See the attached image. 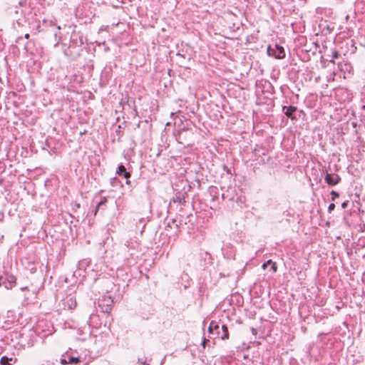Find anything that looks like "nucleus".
Returning <instances> with one entry per match:
<instances>
[{"mask_svg": "<svg viewBox=\"0 0 365 365\" xmlns=\"http://www.w3.org/2000/svg\"><path fill=\"white\" fill-rule=\"evenodd\" d=\"M96 286H103L102 291L103 294L102 298L98 299V305L101 309V311L104 313H108L111 310V307L113 301L108 292L113 285V283L108 278L97 279H95Z\"/></svg>", "mask_w": 365, "mask_h": 365, "instance_id": "1", "label": "nucleus"}, {"mask_svg": "<svg viewBox=\"0 0 365 365\" xmlns=\"http://www.w3.org/2000/svg\"><path fill=\"white\" fill-rule=\"evenodd\" d=\"M220 322L212 321L208 327V332L222 340L227 339L229 338L227 327L224 324H222L220 327Z\"/></svg>", "mask_w": 365, "mask_h": 365, "instance_id": "2", "label": "nucleus"}, {"mask_svg": "<svg viewBox=\"0 0 365 365\" xmlns=\"http://www.w3.org/2000/svg\"><path fill=\"white\" fill-rule=\"evenodd\" d=\"M267 54L275 58L282 59L285 57V51L282 46L278 44H274V46L269 45L267 48Z\"/></svg>", "mask_w": 365, "mask_h": 365, "instance_id": "3", "label": "nucleus"}, {"mask_svg": "<svg viewBox=\"0 0 365 365\" xmlns=\"http://www.w3.org/2000/svg\"><path fill=\"white\" fill-rule=\"evenodd\" d=\"M190 133H189L187 128H183L178 131V135H175V138L179 143L189 145L190 143H188L187 138V135H189Z\"/></svg>", "mask_w": 365, "mask_h": 365, "instance_id": "4", "label": "nucleus"}, {"mask_svg": "<svg viewBox=\"0 0 365 365\" xmlns=\"http://www.w3.org/2000/svg\"><path fill=\"white\" fill-rule=\"evenodd\" d=\"M324 180L329 186H334L339 183L341 178L337 174L327 173Z\"/></svg>", "mask_w": 365, "mask_h": 365, "instance_id": "5", "label": "nucleus"}, {"mask_svg": "<svg viewBox=\"0 0 365 365\" xmlns=\"http://www.w3.org/2000/svg\"><path fill=\"white\" fill-rule=\"evenodd\" d=\"M116 173L118 176H123L124 178L126 179L125 183L129 185L130 184V181L129 180V178L131 176V174L130 172H128L126 170L125 167L123 165H119L116 171Z\"/></svg>", "mask_w": 365, "mask_h": 365, "instance_id": "6", "label": "nucleus"}, {"mask_svg": "<svg viewBox=\"0 0 365 365\" xmlns=\"http://www.w3.org/2000/svg\"><path fill=\"white\" fill-rule=\"evenodd\" d=\"M297 108L295 107V106H283L282 107V110H283V113H284V115L294 120V119H296V117L293 115V114L296 112Z\"/></svg>", "mask_w": 365, "mask_h": 365, "instance_id": "7", "label": "nucleus"}, {"mask_svg": "<svg viewBox=\"0 0 365 365\" xmlns=\"http://www.w3.org/2000/svg\"><path fill=\"white\" fill-rule=\"evenodd\" d=\"M11 361H13L14 364L17 362L16 358H9L7 356H2L0 359V364L1 365H13Z\"/></svg>", "mask_w": 365, "mask_h": 365, "instance_id": "8", "label": "nucleus"}, {"mask_svg": "<svg viewBox=\"0 0 365 365\" xmlns=\"http://www.w3.org/2000/svg\"><path fill=\"white\" fill-rule=\"evenodd\" d=\"M7 282L9 284V286L6 285L7 289H11L16 283V277L14 275H9L6 278Z\"/></svg>", "mask_w": 365, "mask_h": 365, "instance_id": "9", "label": "nucleus"}, {"mask_svg": "<svg viewBox=\"0 0 365 365\" xmlns=\"http://www.w3.org/2000/svg\"><path fill=\"white\" fill-rule=\"evenodd\" d=\"M107 202V199L106 197H103V199H101L98 203H97V206H96V212L98 211V210L103 205H105L106 203ZM96 212H95L96 214Z\"/></svg>", "mask_w": 365, "mask_h": 365, "instance_id": "10", "label": "nucleus"}, {"mask_svg": "<svg viewBox=\"0 0 365 365\" xmlns=\"http://www.w3.org/2000/svg\"><path fill=\"white\" fill-rule=\"evenodd\" d=\"M339 56V53L336 50H334L332 52V58L329 61L334 62V60L338 58Z\"/></svg>", "mask_w": 365, "mask_h": 365, "instance_id": "11", "label": "nucleus"}, {"mask_svg": "<svg viewBox=\"0 0 365 365\" xmlns=\"http://www.w3.org/2000/svg\"><path fill=\"white\" fill-rule=\"evenodd\" d=\"M331 195L332 200H335L336 198L339 197V192H337L336 191H334V190H332L331 192Z\"/></svg>", "mask_w": 365, "mask_h": 365, "instance_id": "12", "label": "nucleus"}, {"mask_svg": "<svg viewBox=\"0 0 365 365\" xmlns=\"http://www.w3.org/2000/svg\"><path fill=\"white\" fill-rule=\"evenodd\" d=\"M79 361V359L78 358H76V357H73V356H70L68 358V364L69 363H78Z\"/></svg>", "mask_w": 365, "mask_h": 365, "instance_id": "13", "label": "nucleus"}, {"mask_svg": "<svg viewBox=\"0 0 365 365\" xmlns=\"http://www.w3.org/2000/svg\"><path fill=\"white\" fill-rule=\"evenodd\" d=\"M176 220L175 219H172L171 221H169L166 225L165 230H168V227L171 228L173 224H175Z\"/></svg>", "mask_w": 365, "mask_h": 365, "instance_id": "14", "label": "nucleus"}, {"mask_svg": "<svg viewBox=\"0 0 365 365\" xmlns=\"http://www.w3.org/2000/svg\"><path fill=\"white\" fill-rule=\"evenodd\" d=\"M138 363L139 364V365H148L146 362V359H143L138 358Z\"/></svg>", "mask_w": 365, "mask_h": 365, "instance_id": "15", "label": "nucleus"}, {"mask_svg": "<svg viewBox=\"0 0 365 365\" xmlns=\"http://www.w3.org/2000/svg\"><path fill=\"white\" fill-rule=\"evenodd\" d=\"M335 208V205L334 203H331L328 207V212L331 213Z\"/></svg>", "mask_w": 365, "mask_h": 365, "instance_id": "16", "label": "nucleus"}, {"mask_svg": "<svg viewBox=\"0 0 365 365\" xmlns=\"http://www.w3.org/2000/svg\"><path fill=\"white\" fill-rule=\"evenodd\" d=\"M272 261L271 259L267 260L266 262L263 263L262 267V269H266L268 264H271Z\"/></svg>", "mask_w": 365, "mask_h": 365, "instance_id": "17", "label": "nucleus"}, {"mask_svg": "<svg viewBox=\"0 0 365 365\" xmlns=\"http://www.w3.org/2000/svg\"><path fill=\"white\" fill-rule=\"evenodd\" d=\"M272 267L271 269H272L273 272H276L277 270V265L275 262H273L271 264Z\"/></svg>", "mask_w": 365, "mask_h": 365, "instance_id": "18", "label": "nucleus"}, {"mask_svg": "<svg viewBox=\"0 0 365 365\" xmlns=\"http://www.w3.org/2000/svg\"><path fill=\"white\" fill-rule=\"evenodd\" d=\"M267 89L270 90L271 93L274 91V87L269 82L267 83Z\"/></svg>", "mask_w": 365, "mask_h": 365, "instance_id": "19", "label": "nucleus"}, {"mask_svg": "<svg viewBox=\"0 0 365 365\" xmlns=\"http://www.w3.org/2000/svg\"><path fill=\"white\" fill-rule=\"evenodd\" d=\"M348 204H349V201H344V202L341 203V207L345 209L348 206Z\"/></svg>", "mask_w": 365, "mask_h": 365, "instance_id": "20", "label": "nucleus"}, {"mask_svg": "<svg viewBox=\"0 0 365 365\" xmlns=\"http://www.w3.org/2000/svg\"><path fill=\"white\" fill-rule=\"evenodd\" d=\"M60 363L63 365H65L68 364V360H66V359H61Z\"/></svg>", "mask_w": 365, "mask_h": 365, "instance_id": "21", "label": "nucleus"}, {"mask_svg": "<svg viewBox=\"0 0 365 365\" xmlns=\"http://www.w3.org/2000/svg\"><path fill=\"white\" fill-rule=\"evenodd\" d=\"M223 169H224V170H225L228 174H231V170H230V169L227 166L224 165V166H223Z\"/></svg>", "mask_w": 365, "mask_h": 365, "instance_id": "22", "label": "nucleus"}, {"mask_svg": "<svg viewBox=\"0 0 365 365\" xmlns=\"http://www.w3.org/2000/svg\"><path fill=\"white\" fill-rule=\"evenodd\" d=\"M206 342H207V340L205 339L204 341L202 343V345L203 346L204 348L205 347Z\"/></svg>", "mask_w": 365, "mask_h": 365, "instance_id": "23", "label": "nucleus"}, {"mask_svg": "<svg viewBox=\"0 0 365 365\" xmlns=\"http://www.w3.org/2000/svg\"><path fill=\"white\" fill-rule=\"evenodd\" d=\"M29 36H29V34H25V38H26V39H29Z\"/></svg>", "mask_w": 365, "mask_h": 365, "instance_id": "24", "label": "nucleus"}, {"mask_svg": "<svg viewBox=\"0 0 365 365\" xmlns=\"http://www.w3.org/2000/svg\"><path fill=\"white\" fill-rule=\"evenodd\" d=\"M100 31H101V32H104V33L107 34V31H106V30L101 29Z\"/></svg>", "mask_w": 365, "mask_h": 365, "instance_id": "25", "label": "nucleus"}, {"mask_svg": "<svg viewBox=\"0 0 365 365\" xmlns=\"http://www.w3.org/2000/svg\"><path fill=\"white\" fill-rule=\"evenodd\" d=\"M177 55H178V56H180V57H183V56H182V55H181V54H180V53H178Z\"/></svg>", "mask_w": 365, "mask_h": 365, "instance_id": "26", "label": "nucleus"}, {"mask_svg": "<svg viewBox=\"0 0 365 365\" xmlns=\"http://www.w3.org/2000/svg\"><path fill=\"white\" fill-rule=\"evenodd\" d=\"M96 162H97L98 165H100L99 160H96Z\"/></svg>", "mask_w": 365, "mask_h": 365, "instance_id": "27", "label": "nucleus"}, {"mask_svg": "<svg viewBox=\"0 0 365 365\" xmlns=\"http://www.w3.org/2000/svg\"><path fill=\"white\" fill-rule=\"evenodd\" d=\"M175 227H176V229L178 230V225L175 224Z\"/></svg>", "mask_w": 365, "mask_h": 365, "instance_id": "28", "label": "nucleus"}]
</instances>
